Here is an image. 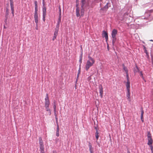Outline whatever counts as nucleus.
I'll return each instance as SVG.
<instances>
[{
	"label": "nucleus",
	"instance_id": "nucleus-1",
	"mask_svg": "<svg viewBox=\"0 0 153 153\" xmlns=\"http://www.w3.org/2000/svg\"><path fill=\"white\" fill-rule=\"evenodd\" d=\"M88 59L87 60L85 65V69L88 71L90 68L92 66L95 62L94 59L90 55L88 56Z\"/></svg>",
	"mask_w": 153,
	"mask_h": 153
},
{
	"label": "nucleus",
	"instance_id": "nucleus-2",
	"mask_svg": "<svg viewBox=\"0 0 153 153\" xmlns=\"http://www.w3.org/2000/svg\"><path fill=\"white\" fill-rule=\"evenodd\" d=\"M50 105V102L48 97V94H46V97L45 98V107L46 111L48 112L49 115L51 114V111L49 108V106Z\"/></svg>",
	"mask_w": 153,
	"mask_h": 153
},
{
	"label": "nucleus",
	"instance_id": "nucleus-3",
	"mask_svg": "<svg viewBox=\"0 0 153 153\" xmlns=\"http://www.w3.org/2000/svg\"><path fill=\"white\" fill-rule=\"evenodd\" d=\"M39 140L40 153H45L44 146L43 145V142L42 138L41 137H39Z\"/></svg>",
	"mask_w": 153,
	"mask_h": 153
},
{
	"label": "nucleus",
	"instance_id": "nucleus-4",
	"mask_svg": "<svg viewBox=\"0 0 153 153\" xmlns=\"http://www.w3.org/2000/svg\"><path fill=\"white\" fill-rule=\"evenodd\" d=\"M117 33V30L114 29L113 30L111 33V36L112 38V43L114 44L116 42V36Z\"/></svg>",
	"mask_w": 153,
	"mask_h": 153
},
{
	"label": "nucleus",
	"instance_id": "nucleus-5",
	"mask_svg": "<svg viewBox=\"0 0 153 153\" xmlns=\"http://www.w3.org/2000/svg\"><path fill=\"white\" fill-rule=\"evenodd\" d=\"M147 137L148 141L147 143L148 145L152 144L153 140L152 138L151 134L150 131H148L147 132Z\"/></svg>",
	"mask_w": 153,
	"mask_h": 153
},
{
	"label": "nucleus",
	"instance_id": "nucleus-6",
	"mask_svg": "<svg viewBox=\"0 0 153 153\" xmlns=\"http://www.w3.org/2000/svg\"><path fill=\"white\" fill-rule=\"evenodd\" d=\"M43 4V7L42 8V16L43 20L44 22L45 21V18L46 15V8L44 5L45 0H42Z\"/></svg>",
	"mask_w": 153,
	"mask_h": 153
},
{
	"label": "nucleus",
	"instance_id": "nucleus-7",
	"mask_svg": "<svg viewBox=\"0 0 153 153\" xmlns=\"http://www.w3.org/2000/svg\"><path fill=\"white\" fill-rule=\"evenodd\" d=\"M38 10H35L34 15L35 22L36 24L38 23Z\"/></svg>",
	"mask_w": 153,
	"mask_h": 153
},
{
	"label": "nucleus",
	"instance_id": "nucleus-8",
	"mask_svg": "<svg viewBox=\"0 0 153 153\" xmlns=\"http://www.w3.org/2000/svg\"><path fill=\"white\" fill-rule=\"evenodd\" d=\"M59 30V28L56 27L54 32V36L52 39V40L53 41L56 38L57 36L58 35Z\"/></svg>",
	"mask_w": 153,
	"mask_h": 153
},
{
	"label": "nucleus",
	"instance_id": "nucleus-9",
	"mask_svg": "<svg viewBox=\"0 0 153 153\" xmlns=\"http://www.w3.org/2000/svg\"><path fill=\"white\" fill-rule=\"evenodd\" d=\"M10 5L11 10L12 11V13L13 14V16H14V9L13 1H10Z\"/></svg>",
	"mask_w": 153,
	"mask_h": 153
},
{
	"label": "nucleus",
	"instance_id": "nucleus-10",
	"mask_svg": "<svg viewBox=\"0 0 153 153\" xmlns=\"http://www.w3.org/2000/svg\"><path fill=\"white\" fill-rule=\"evenodd\" d=\"M127 81L126 83V89L127 91H130V82L128 79V77L127 78Z\"/></svg>",
	"mask_w": 153,
	"mask_h": 153
},
{
	"label": "nucleus",
	"instance_id": "nucleus-11",
	"mask_svg": "<svg viewBox=\"0 0 153 153\" xmlns=\"http://www.w3.org/2000/svg\"><path fill=\"white\" fill-rule=\"evenodd\" d=\"M102 36L105 37L106 41L108 40V33L104 30L103 31Z\"/></svg>",
	"mask_w": 153,
	"mask_h": 153
},
{
	"label": "nucleus",
	"instance_id": "nucleus-12",
	"mask_svg": "<svg viewBox=\"0 0 153 153\" xmlns=\"http://www.w3.org/2000/svg\"><path fill=\"white\" fill-rule=\"evenodd\" d=\"M100 93L101 98H102L103 97V88L102 86L101 85L99 86Z\"/></svg>",
	"mask_w": 153,
	"mask_h": 153
},
{
	"label": "nucleus",
	"instance_id": "nucleus-13",
	"mask_svg": "<svg viewBox=\"0 0 153 153\" xmlns=\"http://www.w3.org/2000/svg\"><path fill=\"white\" fill-rule=\"evenodd\" d=\"M88 143H89L88 146L89 147V151H90V153H94V149L92 147V145H91V143L90 142H89Z\"/></svg>",
	"mask_w": 153,
	"mask_h": 153
},
{
	"label": "nucleus",
	"instance_id": "nucleus-14",
	"mask_svg": "<svg viewBox=\"0 0 153 153\" xmlns=\"http://www.w3.org/2000/svg\"><path fill=\"white\" fill-rule=\"evenodd\" d=\"M123 69L126 72V76L128 78V70L127 69V68L125 66V65L124 64H123Z\"/></svg>",
	"mask_w": 153,
	"mask_h": 153
},
{
	"label": "nucleus",
	"instance_id": "nucleus-15",
	"mask_svg": "<svg viewBox=\"0 0 153 153\" xmlns=\"http://www.w3.org/2000/svg\"><path fill=\"white\" fill-rule=\"evenodd\" d=\"M61 16H59V18L58 19V21L57 22V24L56 25V27L58 28H59V25H60V23L61 21Z\"/></svg>",
	"mask_w": 153,
	"mask_h": 153
},
{
	"label": "nucleus",
	"instance_id": "nucleus-16",
	"mask_svg": "<svg viewBox=\"0 0 153 153\" xmlns=\"http://www.w3.org/2000/svg\"><path fill=\"white\" fill-rule=\"evenodd\" d=\"M76 16L77 17H79L80 16L79 9V8L77 7H77H76Z\"/></svg>",
	"mask_w": 153,
	"mask_h": 153
},
{
	"label": "nucleus",
	"instance_id": "nucleus-17",
	"mask_svg": "<svg viewBox=\"0 0 153 153\" xmlns=\"http://www.w3.org/2000/svg\"><path fill=\"white\" fill-rule=\"evenodd\" d=\"M130 91H127V97L128 100L130 102L131 101L130 97Z\"/></svg>",
	"mask_w": 153,
	"mask_h": 153
},
{
	"label": "nucleus",
	"instance_id": "nucleus-18",
	"mask_svg": "<svg viewBox=\"0 0 153 153\" xmlns=\"http://www.w3.org/2000/svg\"><path fill=\"white\" fill-rule=\"evenodd\" d=\"M56 135L57 137H59V126L58 125H57V130L56 133Z\"/></svg>",
	"mask_w": 153,
	"mask_h": 153
},
{
	"label": "nucleus",
	"instance_id": "nucleus-19",
	"mask_svg": "<svg viewBox=\"0 0 153 153\" xmlns=\"http://www.w3.org/2000/svg\"><path fill=\"white\" fill-rule=\"evenodd\" d=\"M134 71L135 73H136L139 71V70L137 66L134 68Z\"/></svg>",
	"mask_w": 153,
	"mask_h": 153
},
{
	"label": "nucleus",
	"instance_id": "nucleus-20",
	"mask_svg": "<svg viewBox=\"0 0 153 153\" xmlns=\"http://www.w3.org/2000/svg\"><path fill=\"white\" fill-rule=\"evenodd\" d=\"M35 10H38L37 2L36 1H34Z\"/></svg>",
	"mask_w": 153,
	"mask_h": 153
},
{
	"label": "nucleus",
	"instance_id": "nucleus-21",
	"mask_svg": "<svg viewBox=\"0 0 153 153\" xmlns=\"http://www.w3.org/2000/svg\"><path fill=\"white\" fill-rule=\"evenodd\" d=\"M98 134L99 133L98 132V131L97 130L95 133V136L97 140L99 137V135Z\"/></svg>",
	"mask_w": 153,
	"mask_h": 153
},
{
	"label": "nucleus",
	"instance_id": "nucleus-22",
	"mask_svg": "<svg viewBox=\"0 0 153 153\" xmlns=\"http://www.w3.org/2000/svg\"><path fill=\"white\" fill-rule=\"evenodd\" d=\"M143 48H143L144 49V52L145 53H146V55L147 56H149L148 53L147 52V50L146 49V47L144 46H143Z\"/></svg>",
	"mask_w": 153,
	"mask_h": 153
},
{
	"label": "nucleus",
	"instance_id": "nucleus-23",
	"mask_svg": "<svg viewBox=\"0 0 153 153\" xmlns=\"http://www.w3.org/2000/svg\"><path fill=\"white\" fill-rule=\"evenodd\" d=\"M148 145L150 148L152 152L153 153V146H152V144L149 145Z\"/></svg>",
	"mask_w": 153,
	"mask_h": 153
},
{
	"label": "nucleus",
	"instance_id": "nucleus-24",
	"mask_svg": "<svg viewBox=\"0 0 153 153\" xmlns=\"http://www.w3.org/2000/svg\"><path fill=\"white\" fill-rule=\"evenodd\" d=\"M151 54L152 56V59H153V47L151 51Z\"/></svg>",
	"mask_w": 153,
	"mask_h": 153
},
{
	"label": "nucleus",
	"instance_id": "nucleus-25",
	"mask_svg": "<svg viewBox=\"0 0 153 153\" xmlns=\"http://www.w3.org/2000/svg\"><path fill=\"white\" fill-rule=\"evenodd\" d=\"M82 55L80 56L79 58V62L80 63V64H81V63L82 62ZM81 65V64H80V65Z\"/></svg>",
	"mask_w": 153,
	"mask_h": 153
},
{
	"label": "nucleus",
	"instance_id": "nucleus-26",
	"mask_svg": "<svg viewBox=\"0 0 153 153\" xmlns=\"http://www.w3.org/2000/svg\"><path fill=\"white\" fill-rule=\"evenodd\" d=\"M84 10L83 9H82L81 10V16H83L84 15Z\"/></svg>",
	"mask_w": 153,
	"mask_h": 153
},
{
	"label": "nucleus",
	"instance_id": "nucleus-27",
	"mask_svg": "<svg viewBox=\"0 0 153 153\" xmlns=\"http://www.w3.org/2000/svg\"><path fill=\"white\" fill-rule=\"evenodd\" d=\"M53 109H56V102H53Z\"/></svg>",
	"mask_w": 153,
	"mask_h": 153
},
{
	"label": "nucleus",
	"instance_id": "nucleus-28",
	"mask_svg": "<svg viewBox=\"0 0 153 153\" xmlns=\"http://www.w3.org/2000/svg\"><path fill=\"white\" fill-rule=\"evenodd\" d=\"M59 16H61V8L60 6H59Z\"/></svg>",
	"mask_w": 153,
	"mask_h": 153
},
{
	"label": "nucleus",
	"instance_id": "nucleus-29",
	"mask_svg": "<svg viewBox=\"0 0 153 153\" xmlns=\"http://www.w3.org/2000/svg\"><path fill=\"white\" fill-rule=\"evenodd\" d=\"M54 114L55 116H57L56 109H54Z\"/></svg>",
	"mask_w": 153,
	"mask_h": 153
},
{
	"label": "nucleus",
	"instance_id": "nucleus-30",
	"mask_svg": "<svg viewBox=\"0 0 153 153\" xmlns=\"http://www.w3.org/2000/svg\"><path fill=\"white\" fill-rule=\"evenodd\" d=\"M140 76L142 77V78L143 79H144V78L143 76V74L142 73V71H140Z\"/></svg>",
	"mask_w": 153,
	"mask_h": 153
},
{
	"label": "nucleus",
	"instance_id": "nucleus-31",
	"mask_svg": "<svg viewBox=\"0 0 153 153\" xmlns=\"http://www.w3.org/2000/svg\"><path fill=\"white\" fill-rule=\"evenodd\" d=\"M55 119H56V123L57 124V125H58V118L57 117V116H55Z\"/></svg>",
	"mask_w": 153,
	"mask_h": 153
},
{
	"label": "nucleus",
	"instance_id": "nucleus-32",
	"mask_svg": "<svg viewBox=\"0 0 153 153\" xmlns=\"http://www.w3.org/2000/svg\"><path fill=\"white\" fill-rule=\"evenodd\" d=\"M143 114H144V111H143V108H142L141 110V115H143Z\"/></svg>",
	"mask_w": 153,
	"mask_h": 153
},
{
	"label": "nucleus",
	"instance_id": "nucleus-33",
	"mask_svg": "<svg viewBox=\"0 0 153 153\" xmlns=\"http://www.w3.org/2000/svg\"><path fill=\"white\" fill-rule=\"evenodd\" d=\"M80 74H78V73L77 74V79L76 80V82H77V80H78V77H79V75Z\"/></svg>",
	"mask_w": 153,
	"mask_h": 153
},
{
	"label": "nucleus",
	"instance_id": "nucleus-34",
	"mask_svg": "<svg viewBox=\"0 0 153 153\" xmlns=\"http://www.w3.org/2000/svg\"><path fill=\"white\" fill-rule=\"evenodd\" d=\"M80 67L78 70V73L80 74Z\"/></svg>",
	"mask_w": 153,
	"mask_h": 153
},
{
	"label": "nucleus",
	"instance_id": "nucleus-35",
	"mask_svg": "<svg viewBox=\"0 0 153 153\" xmlns=\"http://www.w3.org/2000/svg\"><path fill=\"white\" fill-rule=\"evenodd\" d=\"M36 29L37 30H38V24H36Z\"/></svg>",
	"mask_w": 153,
	"mask_h": 153
},
{
	"label": "nucleus",
	"instance_id": "nucleus-36",
	"mask_svg": "<svg viewBox=\"0 0 153 153\" xmlns=\"http://www.w3.org/2000/svg\"><path fill=\"white\" fill-rule=\"evenodd\" d=\"M143 118V115H141V119Z\"/></svg>",
	"mask_w": 153,
	"mask_h": 153
},
{
	"label": "nucleus",
	"instance_id": "nucleus-37",
	"mask_svg": "<svg viewBox=\"0 0 153 153\" xmlns=\"http://www.w3.org/2000/svg\"><path fill=\"white\" fill-rule=\"evenodd\" d=\"M106 7V8L107 9H108V4H107L105 6V7Z\"/></svg>",
	"mask_w": 153,
	"mask_h": 153
},
{
	"label": "nucleus",
	"instance_id": "nucleus-38",
	"mask_svg": "<svg viewBox=\"0 0 153 153\" xmlns=\"http://www.w3.org/2000/svg\"><path fill=\"white\" fill-rule=\"evenodd\" d=\"M141 119V120L142 121V122H144L143 118Z\"/></svg>",
	"mask_w": 153,
	"mask_h": 153
},
{
	"label": "nucleus",
	"instance_id": "nucleus-39",
	"mask_svg": "<svg viewBox=\"0 0 153 153\" xmlns=\"http://www.w3.org/2000/svg\"><path fill=\"white\" fill-rule=\"evenodd\" d=\"M6 13H8V9L7 10H6Z\"/></svg>",
	"mask_w": 153,
	"mask_h": 153
},
{
	"label": "nucleus",
	"instance_id": "nucleus-40",
	"mask_svg": "<svg viewBox=\"0 0 153 153\" xmlns=\"http://www.w3.org/2000/svg\"><path fill=\"white\" fill-rule=\"evenodd\" d=\"M127 153H130V152L129 151H128L127 152Z\"/></svg>",
	"mask_w": 153,
	"mask_h": 153
},
{
	"label": "nucleus",
	"instance_id": "nucleus-41",
	"mask_svg": "<svg viewBox=\"0 0 153 153\" xmlns=\"http://www.w3.org/2000/svg\"><path fill=\"white\" fill-rule=\"evenodd\" d=\"M107 48H109V46H108V45L107 46ZM109 50V48H108V50Z\"/></svg>",
	"mask_w": 153,
	"mask_h": 153
},
{
	"label": "nucleus",
	"instance_id": "nucleus-42",
	"mask_svg": "<svg viewBox=\"0 0 153 153\" xmlns=\"http://www.w3.org/2000/svg\"><path fill=\"white\" fill-rule=\"evenodd\" d=\"M10 1H13V0H10Z\"/></svg>",
	"mask_w": 153,
	"mask_h": 153
},
{
	"label": "nucleus",
	"instance_id": "nucleus-43",
	"mask_svg": "<svg viewBox=\"0 0 153 153\" xmlns=\"http://www.w3.org/2000/svg\"><path fill=\"white\" fill-rule=\"evenodd\" d=\"M148 14L147 13H146L145 15H146V14Z\"/></svg>",
	"mask_w": 153,
	"mask_h": 153
},
{
	"label": "nucleus",
	"instance_id": "nucleus-44",
	"mask_svg": "<svg viewBox=\"0 0 153 153\" xmlns=\"http://www.w3.org/2000/svg\"><path fill=\"white\" fill-rule=\"evenodd\" d=\"M149 16H150V15L149 14Z\"/></svg>",
	"mask_w": 153,
	"mask_h": 153
}]
</instances>
